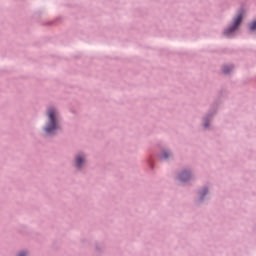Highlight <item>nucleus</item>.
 Listing matches in <instances>:
<instances>
[{"mask_svg":"<svg viewBox=\"0 0 256 256\" xmlns=\"http://www.w3.org/2000/svg\"><path fill=\"white\" fill-rule=\"evenodd\" d=\"M56 117H57V110H55V108H49L48 109L49 122L45 127V131L47 133H53V131H56V129H58Z\"/></svg>","mask_w":256,"mask_h":256,"instance_id":"obj_1","label":"nucleus"},{"mask_svg":"<svg viewBox=\"0 0 256 256\" xmlns=\"http://www.w3.org/2000/svg\"><path fill=\"white\" fill-rule=\"evenodd\" d=\"M241 21H243V14H239L236 19L234 20L233 25L224 32V35H226V37H229V35H231L232 33H235V31H237V27H239V25H241Z\"/></svg>","mask_w":256,"mask_h":256,"instance_id":"obj_2","label":"nucleus"},{"mask_svg":"<svg viewBox=\"0 0 256 256\" xmlns=\"http://www.w3.org/2000/svg\"><path fill=\"white\" fill-rule=\"evenodd\" d=\"M85 163V155L81 154L76 157V167L79 169Z\"/></svg>","mask_w":256,"mask_h":256,"instance_id":"obj_3","label":"nucleus"},{"mask_svg":"<svg viewBox=\"0 0 256 256\" xmlns=\"http://www.w3.org/2000/svg\"><path fill=\"white\" fill-rule=\"evenodd\" d=\"M179 178H180V181H189L190 174H189L188 171H184V172L181 173Z\"/></svg>","mask_w":256,"mask_h":256,"instance_id":"obj_4","label":"nucleus"},{"mask_svg":"<svg viewBox=\"0 0 256 256\" xmlns=\"http://www.w3.org/2000/svg\"><path fill=\"white\" fill-rule=\"evenodd\" d=\"M231 69H233V67H231V66H224L223 73L227 74V73H229V71H231Z\"/></svg>","mask_w":256,"mask_h":256,"instance_id":"obj_5","label":"nucleus"},{"mask_svg":"<svg viewBox=\"0 0 256 256\" xmlns=\"http://www.w3.org/2000/svg\"><path fill=\"white\" fill-rule=\"evenodd\" d=\"M250 29H251V31H255L256 30V21H254V22H252L250 24Z\"/></svg>","mask_w":256,"mask_h":256,"instance_id":"obj_6","label":"nucleus"},{"mask_svg":"<svg viewBox=\"0 0 256 256\" xmlns=\"http://www.w3.org/2000/svg\"><path fill=\"white\" fill-rule=\"evenodd\" d=\"M162 157H163V159H168L169 158L168 152H164Z\"/></svg>","mask_w":256,"mask_h":256,"instance_id":"obj_7","label":"nucleus"},{"mask_svg":"<svg viewBox=\"0 0 256 256\" xmlns=\"http://www.w3.org/2000/svg\"><path fill=\"white\" fill-rule=\"evenodd\" d=\"M205 195H207V189H205V190L202 192V197H205Z\"/></svg>","mask_w":256,"mask_h":256,"instance_id":"obj_8","label":"nucleus"},{"mask_svg":"<svg viewBox=\"0 0 256 256\" xmlns=\"http://www.w3.org/2000/svg\"><path fill=\"white\" fill-rule=\"evenodd\" d=\"M27 254L25 252H20L18 256H26Z\"/></svg>","mask_w":256,"mask_h":256,"instance_id":"obj_9","label":"nucleus"},{"mask_svg":"<svg viewBox=\"0 0 256 256\" xmlns=\"http://www.w3.org/2000/svg\"><path fill=\"white\" fill-rule=\"evenodd\" d=\"M205 127H207V124H204Z\"/></svg>","mask_w":256,"mask_h":256,"instance_id":"obj_10","label":"nucleus"}]
</instances>
